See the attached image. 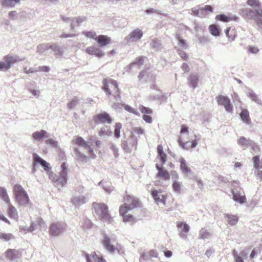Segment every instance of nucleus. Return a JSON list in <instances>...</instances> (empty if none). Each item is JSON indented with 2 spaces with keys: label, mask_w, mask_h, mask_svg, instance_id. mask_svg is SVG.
<instances>
[{
  "label": "nucleus",
  "mask_w": 262,
  "mask_h": 262,
  "mask_svg": "<svg viewBox=\"0 0 262 262\" xmlns=\"http://www.w3.org/2000/svg\"><path fill=\"white\" fill-rule=\"evenodd\" d=\"M247 4L251 7L239 10V14L246 20L253 19L258 26H262V9L259 0H248Z\"/></svg>",
  "instance_id": "1"
},
{
  "label": "nucleus",
  "mask_w": 262,
  "mask_h": 262,
  "mask_svg": "<svg viewBox=\"0 0 262 262\" xmlns=\"http://www.w3.org/2000/svg\"><path fill=\"white\" fill-rule=\"evenodd\" d=\"M94 213L99 216L103 222H110L111 216L108 212V208L107 205L104 203H98L94 202L92 205Z\"/></svg>",
  "instance_id": "2"
},
{
  "label": "nucleus",
  "mask_w": 262,
  "mask_h": 262,
  "mask_svg": "<svg viewBox=\"0 0 262 262\" xmlns=\"http://www.w3.org/2000/svg\"><path fill=\"white\" fill-rule=\"evenodd\" d=\"M13 192L16 203L20 205L28 204L29 202L28 195L21 185L18 184L14 185Z\"/></svg>",
  "instance_id": "3"
},
{
  "label": "nucleus",
  "mask_w": 262,
  "mask_h": 262,
  "mask_svg": "<svg viewBox=\"0 0 262 262\" xmlns=\"http://www.w3.org/2000/svg\"><path fill=\"white\" fill-rule=\"evenodd\" d=\"M103 90L107 96L113 95L115 96L118 93L120 94L117 82L112 79H105L103 80Z\"/></svg>",
  "instance_id": "4"
},
{
  "label": "nucleus",
  "mask_w": 262,
  "mask_h": 262,
  "mask_svg": "<svg viewBox=\"0 0 262 262\" xmlns=\"http://www.w3.org/2000/svg\"><path fill=\"white\" fill-rule=\"evenodd\" d=\"M22 60L17 56H12L8 54L3 58V60L0 61V71H4L9 69L15 62Z\"/></svg>",
  "instance_id": "5"
},
{
  "label": "nucleus",
  "mask_w": 262,
  "mask_h": 262,
  "mask_svg": "<svg viewBox=\"0 0 262 262\" xmlns=\"http://www.w3.org/2000/svg\"><path fill=\"white\" fill-rule=\"evenodd\" d=\"M66 231V225L61 222H52L49 228L50 235L58 236Z\"/></svg>",
  "instance_id": "6"
},
{
  "label": "nucleus",
  "mask_w": 262,
  "mask_h": 262,
  "mask_svg": "<svg viewBox=\"0 0 262 262\" xmlns=\"http://www.w3.org/2000/svg\"><path fill=\"white\" fill-rule=\"evenodd\" d=\"M238 181H234L232 184L231 192L233 194V199L235 202L243 204L246 202V196L245 194L239 192L237 189L235 188V185H238Z\"/></svg>",
  "instance_id": "7"
},
{
  "label": "nucleus",
  "mask_w": 262,
  "mask_h": 262,
  "mask_svg": "<svg viewBox=\"0 0 262 262\" xmlns=\"http://www.w3.org/2000/svg\"><path fill=\"white\" fill-rule=\"evenodd\" d=\"M191 11L193 15L200 17H203L208 14L212 12L213 8L211 6L206 5L199 9L193 8L191 9Z\"/></svg>",
  "instance_id": "8"
},
{
  "label": "nucleus",
  "mask_w": 262,
  "mask_h": 262,
  "mask_svg": "<svg viewBox=\"0 0 262 262\" xmlns=\"http://www.w3.org/2000/svg\"><path fill=\"white\" fill-rule=\"evenodd\" d=\"M143 33L141 30L136 29L132 31L126 37L125 40L128 43H132L140 39Z\"/></svg>",
  "instance_id": "9"
},
{
  "label": "nucleus",
  "mask_w": 262,
  "mask_h": 262,
  "mask_svg": "<svg viewBox=\"0 0 262 262\" xmlns=\"http://www.w3.org/2000/svg\"><path fill=\"white\" fill-rule=\"evenodd\" d=\"M75 144L87 150L91 157H95L93 148L90 146V143L85 141L82 137H78L75 140Z\"/></svg>",
  "instance_id": "10"
},
{
  "label": "nucleus",
  "mask_w": 262,
  "mask_h": 262,
  "mask_svg": "<svg viewBox=\"0 0 262 262\" xmlns=\"http://www.w3.org/2000/svg\"><path fill=\"white\" fill-rule=\"evenodd\" d=\"M22 250L9 249L6 251V257L10 260L17 261L21 256Z\"/></svg>",
  "instance_id": "11"
},
{
  "label": "nucleus",
  "mask_w": 262,
  "mask_h": 262,
  "mask_svg": "<svg viewBox=\"0 0 262 262\" xmlns=\"http://www.w3.org/2000/svg\"><path fill=\"white\" fill-rule=\"evenodd\" d=\"M94 121L97 123L106 122L108 124H111L113 122V119L108 113L104 112L95 115L94 116Z\"/></svg>",
  "instance_id": "12"
},
{
  "label": "nucleus",
  "mask_w": 262,
  "mask_h": 262,
  "mask_svg": "<svg viewBox=\"0 0 262 262\" xmlns=\"http://www.w3.org/2000/svg\"><path fill=\"white\" fill-rule=\"evenodd\" d=\"M111 238L106 234L103 235L102 244L104 247L110 252L112 253L116 250L115 246L111 244Z\"/></svg>",
  "instance_id": "13"
},
{
  "label": "nucleus",
  "mask_w": 262,
  "mask_h": 262,
  "mask_svg": "<svg viewBox=\"0 0 262 262\" xmlns=\"http://www.w3.org/2000/svg\"><path fill=\"white\" fill-rule=\"evenodd\" d=\"M177 226L180 231V236L183 238H186V235L189 231V225L185 223L180 222L177 223Z\"/></svg>",
  "instance_id": "14"
},
{
  "label": "nucleus",
  "mask_w": 262,
  "mask_h": 262,
  "mask_svg": "<svg viewBox=\"0 0 262 262\" xmlns=\"http://www.w3.org/2000/svg\"><path fill=\"white\" fill-rule=\"evenodd\" d=\"M162 166H160L158 164H156V168L158 171L157 177L165 181L169 180L170 179V176L168 171Z\"/></svg>",
  "instance_id": "15"
},
{
  "label": "nucleus",
  "mask_w": 262,
  "mask_h": 262,
  "mask_svg": "<svg viewBox=\"0 0 262 262\" xmlns=\"http://www.w3.org/2000/svg\"><path fill=\"white\" fill-rule=\"evenodd\" d=\"M33 159H35V163L38 164L42 166L46 171H49L51 168L49 164L45 160L40 157L37 154H33Z\"/></svg>",
  "instance_id": "16"
},
{
  "label": "nucleus",
  "mask_w": 262,
  "mask_h": 262,
  "mask_svg": "<svg viewBox=\"0 0 262 262\" xmlns=\"http://www.w3.org/2000/svg\"><path fill=\"white\" fill-rule=\"evenodd\" d=\"M67 183V176L64 173L58 176L54 181V185L58 188V189H61Z\"/></svg>",
  "instance_id": "17"
},
{
  "label": "nucleus",
  "mask_w": 262,
  "mask_h": 262,
  "mask_svg": "<svg viewBox=\"0 0 262 262\" xmlns=\"http://www.w3.org/2000/svg\"><path fill=\"white\" fill-rule=\"evenodd\" d=\"M114 99L115 100L112 101L113 103L112 107L116 111L122 110L123 106H124L125 104L121 101L119 93L117 95H115Z\"/></svg>",
  "instance_id": "18"
},
{
  "label": "nucleus",
  "mask_w": 262,
  "mask_h": 262,
  "mask_svg": "<svg viewBox=\"0 0 262 262\" xmlns=\"http://www.w3.org/2000/svg\"><path fill=\"white\" fill-rule=\"evenodd\" d=\"M199 81V75L197 74L192 73L187 78V84L194 89L198 85Z\"/></svg>",
  "instance_id": "19"
},
{
  "label": "nucleus",
  "mask_w": 262,
  "mask_h": 262,
  "mask_svg": "<svg viewBox=\"0 0 262 262\" xmlns=\"http://www.w3.org/2000/svg\"><path fill=\"white\" fill-rule=\"evenodd\" d=\"M237 143L243 150H245L247 148L250 147V143H252V140L242 136L237 139Z\"/></svg>",
  "instance_id": "20"
},
{
  "label": "nucleus",
  "mask_w": 262,
  "mask_h": 262,
  "mask_svg": "<svg viewBox=\"0 0 262 262\" xmlns=\"http://www.w3.org/2000/svg\"><path fill=\"white\" fill-rule=\"evenodd\" d=\"M85 51L88 54L92 55H94L99 57H101L104 55V52H103L100 49L94 46H91L87 48Z\"/></svg>",
  "instance_id": "21"
},
{
  "label": "nucleus",
  "mask_w": 262,
  "mask_h": 262,
  "mask_svg": "<svg viewBox=\"0 0 262 262\" xmlns=\"http://www.w3.org/2000/svg\"><path fill=\"white\" fill-rule=\"evenodd\" d=\"M32 137L37 141H40L42 139L48 138L49 134L45 130L36 131L32 134Z\"/></svg>",
  "instance_id": "22"
},
{
  "label": "nucleus",
  "mask_w": 262,
  "mask_h": 262,
  "mask_svg": "<svg viewBox=\"0 0 262 262\" xmlns=\"http://www.w3.org/2000/svg\"><path fill=\"white\" fill-rule=\"evenodd\" d=\"M74 154L77 160L81 162L86 163L87 162L88 157L82 152L79 148L74 147Z\"/></svg>",
  "instance_id": "23"
},
{
  "label": "nucleus",
  "mask_w": 262,
  "mask_h": 262,
  "mask_svg": "<svg viewBox=\"0 0 262 262\" xmlns=\"http://www.w3.org/2000/svg\"><path fill=\"white\" fill-rule=\"evenodd\" d=\"M111 38L106 35H100L97 37V41L100 47H103L108 45L111 41Z\"/></svg>",
  "instance_id": "24"
},
{
  "label": "nucleus",
  "mask_w": 262,
  "mask_h": 262,
  "mask_svg": "<svg viewBox=\"0 0 262 262\" xmlns=\"http://www.w3.org/2000/svg\"><path fill=\"white\" fill-rule=\"evenodd\" d=\"M128 211L127 208L125 207H120L119 209L120 214L122 216L124 222H129L133 220L134 216L130 214H126Z\"/></svg>",
  "instance_id": "25"
},
{
  "label": "nucleus",
  "mask_w": 262,
  "mask_h": 262,
  "mask_svg": "<svg viewBox=\"0 0 262 262\" xmlns=\"http://www.w3.org/2000/svg\"><path fill=\"white\" fill-rule=\"evenodd\" d=\"M86 19L84 16H79L72 18V21L70 24V30L74 31L75 27L79 26L81 23L83 22Z\"/></svg>",
  "instance_id": "26"
},
{
  "label": "nucleus",
  "mask_w": 262,
  "mask_h": 262,
  "mask_svg": "<svg viewBox=\"0 0 262 262\" xmlns=\"http://www.w3.org/2000/svg\"><path fill=\"white\" fill-rule=\"evenodd\" d=\"M20 0H0V4L4 8H13Z\"/></svg>",
  "instance_id": "27"
},
{
  "label": "nucleus",
  "mask_w": 262,
  "mask_h": 262,
  "mask_svg": "<svg viewBox=\"0 0 262 262\" xmlns=\"http://www.w3.org/2000/svg\"><path fill=\"white\" fill-rule=\"evenodd\" d=\"M157 152H158V157L159 158L161 166H163L166 161L167 156L166 154L164 152L163 149V147L161 145H158L157 147Z\"/></svg>",
  "instance_id": "28"
},
{
  "label": "nucleus",
  "mask_w": 262,
  "mask_h": 262,
  "mask_svg": "<svg viewBox=\"0 0 262 262\" xmlns=\"http://www.w3.org/2000/svg\"><path fill=\"white\" fill-rule=\"evenodd\" d=\"M88 201V199L83 195L74 196L72 199V202L75 205H82L85 204Z\"/></svg>",
  "instance_id": "29"
},
{
  "label": "nucleus",
  "mask_w": 262,
  "mask_h": 262,
  "mask_svg": "<svg viewBox=\"0 0 262 262\" xmlns=\"http://www.w3.org/2000/svg\"><path fill=\"white\" fill-rule=\"evenodd\" d=\"M180 169L185 174H188L191 172V169L186 164V160L182 157L180 159Z\"/></svg>",
  "instance_id": "30"
},
{
  "label": "nucleus",
  "mask_w": 262,
  "mask_h": 262,
  "mask_svg": "<svg viewBox=\"0 0 262 262\" xmlns=\"http://www.w3.org/2000/svg\"><path fill=\"white\" fill-rule=\"evenodd\" d=\"M240 118L243 121L247 124H250L251 123V120L249 117V111L247 109L242 110L240 114Z\"/></svg>",
  "instance_id": "31"
},
{
  "label": "nucleus",
  "mask_w": 262,
  "mask_h": 262,
  "mask_svg": "<svg viewBox=\"0 0 262 262\" xmlns=\"http://www.w3.org/2000/svg\"><path fill=\"white\" fill-rule=\"evenodd\" d=\"M50 49H51L56 55L62 56L63 52V48L59 46L58 44L54 43L49 45Z\"/></svg>",
  "instance_id": "32"
},
{
  "label": "nucleus",
  "mask_w": 262,
  "mask_h": 262,
  "mask_svg": "<svg viewBox=\"0 0 262 262\" xmlns=\"http://www.w3.org/2000/svg\"><path fill=\"white\" fill-rule=\"evenodd\" d=\"M92 258L95 261V262H106L104 258L100 257L96 253H94L93 254ZM86 259L87 262H93L91 259L90 256L89 254H86Z\"/></svg>",
  "instance_id": "33"
},
{
  "label": "nucleus",
  "mask_w": 262,
  "mask_h": 262,
  "mask_svg": "<svg viewBox=\"0 0 262 262\" xmlns=\"http://www.w3.org/2000/svg\"><path fill=\"white\" fill-rule=\"evenodd\" d=\"M139 206V201L137 199H134L132 200L131 203L130 204H125L122 207H126L128 211L131 210Z\"/></svg>",
  "instance_id": "34"
},
{
  "label": "nucleus",
  "mask_w": 262,
  "mask_h": 262,
  "mask_svg": "<svg viewBox=\"0 0 262 262\" xmlns=\"http://www.w3.org/2000/svg\"><path fill=\"white\" fill-rule=\"evenodd\" d=\"M0 197L7 205H9L10 201L7 191L4 187H0Z\"/></svg>",
  "instance_id": "35"
},
{
  "label": "nucleus",
  "mask_w": 262,
  "mask_h": 262,
  "mask_svg": "<svg viewBox=\"0 0 262 262\" xmlns=\"http://www.w3.org/2000/svg\"><path fill=\"white\" fill-rule=\"evenodd\" d=\"M210 33L214 36H219L220 35V29L219 27L215 25H211L209 27Z\"/></svg>",
  "instance_id": "36"
},
{
  "label": "nucleus",
  "mask_w": 262,
  "mask_h": 262,
  "mask_svg": "<svg viewBox=\"0 0 262 262\" xmlns=\"http://www.w3.org/2000/svg\"><path fill=\"white\" fill-rule=\"evenodd\" d=\"M212 233L205 228H202L199 232V238L205 239H208L211 236Z\"/></svg>",
  "instance_id": "37"
},
{
  "label": "nucleus",
  "mask_w": 262,
  "mask_h": 262,
  "mask_svg": "<svg viewBox=\"0 0 262 262\" xmlns=\"http://www.w3.org/2000/svg\"><path fill=\"white\" fill-rule=\"evenodd\" d=\"M50 44H39L37 47V53L40 55H43L47 51H48L50 48L49 45Z\"/></svg>",
  "instance_id": "38"
},
{
  "label": "nucleus",
  "mask_w": 262,
  "mask_h": 262,
  "mask_svg": "<svg viewBox=\"0 0 262 262\" xmlns=\"http://www.w3.org/2000/svg\"><path fill=\"white\" fill-rule=\"evenodd\" d=\"M217 102L219 105H225L230 101L227 96L219 95L216 97Z\"/></svg>",
  "instance_id": "39"
},
{
  "label": "nucleus",
  "mask_w": 262,
  "mask_h": 262,
  "mask_svg": "<svg viewBox=\"0 0 262 262\" xmlns=\"http://www.w3.org/2000/svg\"><path fill=\"white\" fill-rule=\"evenodd\" d=\"M248 97L257 104H261V100L253 91H250L248 92Z\"/></svg>",
  "instance_id": "40"
},
{
  "label": "nucleus",
  "mask_w": 262,
  "mask_h": 262,
  "mask_svg": "<svg viewBox=\"0 0 262 262\" xmlns=\"http://www.w3.org/2000/svg\"><path fill=\"white\" fill-rule=\"evenodd\" d=\"M9 206L8 213L9 216L12 219H16L17 217V212L14 207H13L10 203Z\"/></svg>",
  "instance_id": "41"
},
{
  "label": "nucleus",
  "mask_w": 262,
  "mask_h": 262,
  "mask_svg": "<svg viewBox=\"0 0 262 262\" xmlns=\"http://www.w3.org/2000/svg\"><path fill=\"white\" fill-rule=\"evenodd\" d=\"M99 185H102L103 189L106 191L110 192L112 190L111 183L110 182L101 181L99 183Z\"/></svg>",
  "instance_id": "42"
},
{
  "label": "nucleus",
  "mask_w": 262,
  "mask_h": 262,
  "mask_svg": "<svg viewBox=\"0 0 262 262\" xmlns=\"http://www.w3.org/2000/svg\"><path fill=\"white\" fill-rule=\"evenodd\" d=\"M150 47L155 50H160L162 49L161 43L160 40L156 38L151 40Z\"/></svg>",
  "instance_id": "43"
},
{
  "label": "nucleus",
  "mask_w": 262,
  "mask_h": 262,
  "mask_svg": "<svg viewBox=\"0 0 262 262\" xmlns=\"http://www.w3.org/2000/svg\"><path fill=\"white\" fill-rule=\"evenodd\" d=\"M226 217L228 219L227 222L228 224L231 226L235 225L238 221L237 217L235 215L226 214Z\"/></svg>",
  "instance_id": "44"
},
{
  "label": "nucleus",
  "mask_w": 262,
  "mask_h": 262,
  "mask_svg": "<svg viewBox=\"0 0 262 262\" xmlns=\"http://www.w3.org/2000/svg\"><path fill=\"white\" fill-rule=\"evenodd\" d=\"M172 188L173 190L178 193L181 192V189L182 187V184L177 180H174L172 184Z\"/></svg>",
  "instance_id": "45"
},
{
  "label": "nucleus",
  "mask_w": 262,
  "mask_h": 262,
  "mask_svg": "<svg viewBox=\"0 0 262 262\" xmlns=\"http://www.w3.org/2000/svg\"><path fill=\"white\" fill-rule=\"evenodd\" d=\"M167 94H156V95L151 96L150 99L152 100H159L161 101H165L167 98Z\"/></svg>",
  "instance_id": "46"
},
{
  "label": "nucleus",
  "mask_w": 262,
  "mask_h": 262,
  "mask_svg": "<svg viewBox=\"0 0 262 262\" xmlns=\"http://www.w3.org/2000/svg\"><path fill=\"white\" fill-rule=\"evenodd\" d=\"M81 225L83 227L84 229H88L91 228L92 226V223L89 219L85 218L83 219L81 222Z\"/></svg>",
  "instance_id": "47"
},
{
  "label": "nucleus",
  "mask_w": 262,
  "mask_h": 262,
  "mask_svg": "<svg viewBox=\"0 0 262 262\" xmlns=\"http://www.w3.org/2000/svg\"><path fill=\"white\" fill-rule=\"evenodd\" d=\"M122 128V124L120 122L116 123L115 126L114 136L116 138L120 137V129Z\"/></svg>",
  "instance_id": "48"
},
{
  "label": "nucleus",
  "mask_w": 262,
  "mask_h": 262,
  "mask_svg": "<svg viewBox=\"0 0 262 262\" xmlns=\"http://www.w3.org/2000/svg\"><path fill=\"white\" fill-rule=\"evenodd\" d=\"M176 38L179 41V45L180 47L185 49L188 48V45L186 40L182 38L179 35H177Z\"/></svg>",
  "instance_id": "49"
},
{
  "label": "nucleus",
  "mask_w": 262,
  "mask_h": 262,
  "mask_svg": "<svg viewBox=\"0 0 262 262\" xmlns=\"http://www.w3.org/2000/svg\"><path fill=\"white\" fill-rule=\"evenodd\" d=\"M13 238V235L11 233H5L0 232V239L4 241H8Z\"/></svg>",
  "instance_id": "50"
},
{
  "label": "nucleus",
  "mask_w": 262,
  "mask_h": 262,
  "mask_svg": "<svg viewBox=\"0 0 262 262\" xmlns=\"http://www.w3.org/2000/svg\"><path fill=\"white\" fill-rule=\"evenodd\" d=\"M124 109L129 112V113H131L132 114H135V115H137V116H139L140 115V113L136 109H134L133 107H131L130 106H129V105H124Z\"/></svg>",
  "instance_id": "51"
},
{
  "label": "nucleus",
  "mask_w": 262,
  "mask_h": 262,
  "mask_svg": "<svg viewBox=\"0 0 262 262\" xmlns=\"http://www.w3.org/2000/svg\"><path fill=\"white\" fill-rule=\"evenodd\" d=\"M26 228L27 229L28 232L32 233L38 229L37 223H36V221L32 222L31 225L29 227H26Z\"/></svg>",
  "instance_id": "52"
},
{
  "label": "nucleus",
  "mask_w": 262,
  "mask_h": 262,
  "mask_svg": "<svg viewBox=\"0 0 262 262\" xmlns=\"http://www.w3.org/2000/svg\"><path fill=\"white\" fill-rule=\"evenodd\" d=\"M45 143L52 147H57L58 146V141L53 139H48L46 140L45 141Z\"/></svg>",
  "instance_id": "53"
},
{
  "label": "nucleus",
  "mask_w": 262,
  "mask_h": 262,
  "mask_svg": "<svg viewBox=\"0 0 262 262\" xmlns=\"http://www.w3.org/2000/svg\"><path fill=\"white\" fill-rule=\"evenodd\" d=\"M145 57L144 56H139L136 58L133 62L134 66L138 65V66H142L144 63V58Z\"/></svg>",
  "instance_id": "54"
},
{
  "label": "nucleus",
  "mask_w": 262,
  "mask_h": 262,
  "mask_svg": "<svg viewBox=\"0 0 262 262\" xmlns=\"http://www.w3.org/2000/svg\"><path fill=\"white\" fill-rule=\"evenodd\" d=\"M178 142L180 146L184 149H188L190 147V142L189 141H187L186 143H184L182 141L181 139L179 138L178 140Z\"/></svg>",
  "instance_id": "55"
},
{
  "label": "nucleus",
  "mask_w": 262,
  "mask_h": 262,
  "mask_svg": "<svg viewBox=\"0 0 262 262\" xmlns=\"http://www.w3.org/2000/svg\"><path fill=\"white\" fill-rule=\"evenodd\" d=\"M215 19L216 20L222 21L224 22L229 21V16L225 15L224 14H221L216 15L215 17Z\"/></svg>",
  "instance_id": "56"
},
{
  "label": "nucleus",
  "mask_w": 262,
  "mask_h": 262,
  "mask_svg": "<svg viewBox=\"0 0 262 262\" xmlns=\"http://www.w3.org/2000/svg\"><path fill=\"white\" fill-rule=\"evenodd\" d=\"M83 34L85 35L86 37L91 38L94 40H96L97 36L96 35V33L92 31H83L82 32Z\"/></svg>",
  "instance_id": "57"
},
{
  "label": "nucleus",
  "mask_w": 262,
  "mask_h": 262,
  "mask_svg": "<svg viewBox=\"0 0 262 262\" xmlns=\"http://www.w3.org/2000/svg\"><path fill=\"white\" fill-rule=\"evenodd\" d=\"M78 99L75 98L72 99L70 102L68 103L67 107L69 110H71L75 107L76 105L77 104L78 102Z\"/></svg>",
  "instance_id": "58"
},
{
  "label": "nucleus",
  "mask_w": 262,
  "mask_h": 262,
  "mask_svg": "<svg viewBox=\"0 0 262 262\" xmlns=\"http://www.w3.org/2000/svg\"><path fill=\"white\" fill-rule=\"evenodd\" d=\"M139 110L141 113L146 114H150L152 113V110L151 108L144 106L143 105H140Z\"/></svg>",
  "instance_id": "59"
},
{
  "label": "nucleus",
  "mask_w": 262,
  "mask_h": 262,
  "mask_svg": "<svg viewBox=\"0 0 262 262\" xmlns=\"http://www.w3.org/2000/svg\"><path fill=\"white\" fill-rule=\"evenodd\" d=\"M150 259V255L149 252H144L140 255V261L144 262V261H146L148 259Z\"/></svg>",
  "instance_id": "60"
},
{
  "label": "nucleus",
  "mask_w": 262,
  "mask_h": 262,
  "mask_svg": "<svg viewBox=\"0 0 262 262\" xmlns=\"http://www.w3.org/2000/svg\"><path fill=\"white\" fill-rule=\"evenodd\" d=\"M177 53L181 57V58L185 61H187L188 59V55L186 52L182 51L181 49H177Z\"/></svg>",
  "instance_id": "61"
},
{
  "label": "nucleus",
  "mask_w": 262,
  "mask_h": 262,
  "mask_svg": "<svg viewBox=\"0 0 262 262\" xmlns=\"http://www.w3.org/2000/svg\"><path fill=\"white\" fill-rule=\"evenodd\" d=\"M110 148L111 150H113L114 156L115 157H117L118 156V148L116 147L114 143H110Z\"/></svg>",
  "instance_id": "62"
},
{
  "label": "nucleus",
  "mask_w": 262,
  "mask_h": 262,
  "mask_svg": "<svg viewBox=\"0 0 262 262\" xmlns=\"http://www.w3.org/2000/svg\"><path fill=\"white\" fill-rule=\"evenodd\" d=\"M259 160H260V158H259V156H256L253 157V161L254 163V167L255 169H257L258 168L260 167L259 166Z\"/></svg>",
  "instance_id": "63"
},
{
  "label": "nucleus",
  "mask_w": 262,
  "mask_h": 262,
  "mask_svg": "<svg viewBox=\"0 0 262 262\" xmlns=\"http://www.w3.org/2000/svg\"><path fill=\"white\" fill-rule=\"evenodd\" d=\"M255 174L256 175L258 179L262 180V167H259L257 169H255Z\"/></svg>",
  "instance_id": "64"
}]
</instances>
